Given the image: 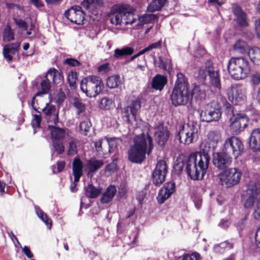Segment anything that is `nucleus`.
Masks as SVG:
<instances>
[{
	"label": "nucleus",
	"instance_id": "obj_1",
	"mask_svg": "<svg viewBox=\"0 0 260 260\" xmlns=\"http://www.w3.org/2000/svg\"><path fill=\"white\" fill-rule=\"evenodd\" d=\"M153 148L152 138L148 133L136 135L134 138V144L128 150V160L141 164L146 159V154L150 155Z\"/></svg>",
	"mask_w": 260,
	"mask_h": 260
},
{
	"label": "nucleus",
	"instance_id": "obj_2",
	"mask_svg": "<svg viewBox=\"0 0 260 260\" xmlns=\"http://www.w3.org/2000/svg\"><path fill=\"white\" fill-rule=\"evenodd\" d=\"M210 155L205 151L191 153L186 161V172L194 180H202L208 168Z\"/></svg>",
	"mask_w": 260,
	"mask_h": 260
},
{
	"label": "nucleus",
	"instance_id": "obj_3",
	"mask_svg": "<svg viewBox=\"0 0 260 260\" xmlns=\"http://www.w3.org/2000/svg\"><path fill=\"white\" fill-rule=\"evenodd\" d=\"M115 12L110 16V22L114 25L133 24L136 20L135 9L126 4L117 5L114 7Z\"/></svg>",
	"mask_w": 260,
	"mask_h": 260
},
{
	"label": "nucleus",
	"instance_id": "obj_4",
	"mask_svg": "<svg viewBox=\"0 0 260 260\" xmlns=\"http://www.w3.org/2000/svg\"><path fill=\"white\" fill-rule=\"evenodd\" d=\"M228 69L233 78L240 80L246 78L250 73L248 61L243 57H233L228 62Z\"/></svg>",
	"mask_w": 260,
	"mask_h": 260
},
{
	"label": "nucleus",
	"instance_id": "obj_5",
	"mask_svg": "<svg viewBox=\"0 0 260 260\" xmlns=\"http://www.w3.org/2000/svg\"><path fill=\"white\" fill-rule=\"evenodd\" d=\"M103 84L101 79L96 76H89L83 79L80 83L81 90L86 96H96L102 91Z\"/></svg>",
	"mask_w": 260,
	"mask_h": 260
},
{
	"label": "nucleus",
	"instance_id": "obj_6",
	"mask_svg": "<svg viewBox=\"0 0 260 260\" xmlns=\"http://www.w3.org/2000/svg\"><path fill=\"white\" fill-rule=\"evenodd\" d=\"M207 75L209 76L211 86L220 89L221 85L218 70L215 69L210 62H206L205 66L200 68L198 78L202 82H204Z\"/></svg>",
	"mask_w": 260,
	"mask_h": 260
},
{
	"label": "nucleus",
	"instance_id": "obj_7",
	"mask_svg": "<svg viewBox=\"0 0 260 260\" xmlns=\"http://www.w3.org/2000/svg\"><path fill=\"white\" fill-rule=\"evenodd\" d=\"M40 86L41 89L36 92L33 98L42 96L46 94H48L50 98L54 96H56L57 98H67L70 96L69 89L64 85H61L55 92L53 91L51 89L50 81L46 78L41 82Z\"/></svg>",
	"mask_w": 260,
	"mask_h": 260
},
{
	"label": "nucleus",
	"instance_id": "obj_8",
	"mask_svg": "<svg viewBox=\"0 0 260 260\" xmlns=\"http://www.w3.org/2000/svg\"><path fill=\"white\" fill-rule=\"evenodd\" d=\"M221 114L220 104L213 100L205 105L200 115L203 121L210 122L219 120Z\"/></svg>",
	"mask_w": 260,
	"mask_h": 260
},
{
	"label": "nucleus",
	"instance_id": "obj_9",
	"mask_svg": "<svg viewBox=\"0 0 260 260\" xmlns=\"http://www.w3.org/2000/svg\"><path fill=\"white\" fill-rule=\"evenodd\" d=\"M221 149L236 159L243 152L244 145L239 138L231 136L225 139Z\"/></svg>",
	"mask_w": 260,
	"mask_h": 260
},
{
	"label": "nucleus",
	"instance_id": "obj_10",
	"mask_svg": "<svg viewBox=\"0 0 260 260\" xmlns=\"http://www.w3.org/2000/svg\"><path fill=\"white\" fill-rule=\"evenodd\" d=\"M228 118L230 130L235 135L239 134L248 126L249 118L244 113H236Z\"/></svg>",
	"mask_w": 260,
	"mask_h": 260
},
{
	"label": "nucleus",
	"instance_id": "obj_11",
	"mask_svg": "<svg viewBox=\"0 0 260 260\" xmlns=\"http://www.w3.org/2000/svg\"><path fill=\"white\" fill-rule=\"evenodd\" d=\"M242 173L237 168L226 169L220 174V180L225 184L227 187H231L238 184L241 179Z\"/></svg>",
	"mask_w": 260,
	"mask_h": 260
},
{
	"label": "nucleus",
	"instance_id": "obj_12",
	"mask_svg": "<svg viewBox=\"0 0 260 260\" xmlns=\"http://www.w3.org/2000/svg\"><path fill=\"white\" fill-rule=\"evenodd\" d=\"M198 132L197 128L193 125H188L186 128L183 125L178 133L177 137L181 143L189 145L198 139Z\"/></svg>",
	"mask_w": 260,
	"mask_h": 260
},
{
	"label": "nucleus",
	"instance_id": "obj_13",
	"mask_svg": "<svg viewBox=\"0 0 260 260\" xmlns=\"http://www.w3.org/2000/svg\"><path fill=\"white\" fill-rule=\"evenodd\" d=\"M260 193V187L254 182L249 183L245 194L242 199V203L245 209H251L254 205L257 197Z\"/></svg>",
	"mask_w": 260,
	"mask_h": 260
},
{
	"label": "nucleus",
	"instance_id": "obj_14",
	"mask_svg": "<svg viewBox=\"0 0 260 260\" xmlns=\"http://www.w3.org/2000/svg\"><path fill=\"white\" fill-rule=\"evenodd\" d=\"M141 107L140 99H136L132 101L129 105L124 108L122 112L123 120L128 124L132 123L133 121H135Z\"/></svg>",
	"mask_w": 260,
	"mask_h": 260
},
{
	"label": "nucleus",
	"instance_id": "obj_15",
	"mask_svg": "<svg viewBox=\"0 0 260 260\" xmlns=\"http://www.w3.org/2000/svg\"><path fill=\"white\" fill-rule=\"evenodd\" d=\"M188 86L189 84L184 75L181 73H178L171 98H186L184 95H187Z\"/></svg>",
	"mask_w": 260,
	"mask_h": 260
},
{
	"label": "nucleus",
	"instance_id": "obj_16",
	"mask_svg": "<svg viewBox=\"0 0 260 260\" xmlns=\"http://www.w3.org/2000/svg\"><path fill=\"white\" fill-rule=\"evenodd\" d=\"M168 173V166L164 160H159L152 175V182L156 186H160L165 181Z\"/></svg>",
	"mask_w": 260,
	"mask_h": 260
},
{
	"label": "nucleus",
	"instance_id": "obj_17",
	"mask_svg": "<svg viewBox=\"0 0 260 260\" xmlns=\"http://www.w3.org/2000/svg\"><path fill=\"white\" fill-rule=\"evenodd\" d=\"M233 157L221 149V151L213 153V164L220 170H224L232 164Z\"/></svg>",
	"mask_w": 260,
	"mask_h": 260
},
{
	"label": "nucleus",
	"instance_id": "obj_18",
	"mask_svg": "<svg viewBox=\"0 0 260 260\" xmlns=\"http://www.w3.org/2000/svg\"><path fill=\"white\" fill-rule=\"evenodd\" d=\"M65 17L71 22L77 24H82L84 20L85 14L80 6H73L66 11Z\"/></svg>",
	"mask_w": 260,
	"mask_h": 260
},
{
	"label": "nucleus",
	"instance_id": "obj_19",
	"mask_svg": "<svg viewBox=\"0 0 260 260\" xmlns=\"http://www.w3.org/2000/svg\"><path fill=\"white\" fill-rule=\"evenodd\" d=\"M154 136L157 144L160 146H165L170 135V131L162 123H159L154 127Z\"/></svg>",
	"mask_w": 260,
	"mask_h": 260
},
{
	"label": "nucleus",
	"instance_id": "obj_20",
	"mask_svg": "<svg viewBox=\"0 0 260 260\" xmlns=\"http://www.w3.org/2000/svg\"><path fill=\"white\" fill-rule=\"evenodd\" d=\"M176 185L174 182L165 183L160 189L157 200L159 204H162L175 191Z\"/></svg>",
	"mask_w": 260,
	"mask_h": 260
},
{
	"label": "nucleus",
	"instance_id": "obj_21",
	"mask_svg": "<svg viewBox=\"0 0 260 260\" xmlns=\"http://www.w3.org/2000/svg\"><path fill=\"white\" fill-rule=\"evenodd\" d=\"M221 141V135L219 131H210L207 135L206 143L209 149L215 151L219 143Z\"/></svg>",
	"mask_w": 260,
	"mask_h": 260
},
{
	"label": "nucleus",
	"instance_id": "obj_22",
	"mask_svg": "<svg viewBox=\"0 0 260 260\" xmlns=\"http://www.w3.org/2000/svg\"><path fill=\"white\" fill-rule=\"evenodd\" d=\"M232 11L235 16L236 22L241 27H246L248 25L246 14L242 11L240 6L237 4L232 6Z\"/></svg>",
	"mask_w": 260,
	"mask_h": 260
},
{
	"label": "nucleus",
	"instance_id": "obj_23",
	"mask_svg": "<svg viewBox=\"0 0 260 260\" xmlns=\"http://www.w3.org/2000/svg\"><path fill=\"white\" fill-rule=\"evenodd\" d=\"M249 147L253 152L260 151V128H254L249 138Z\"/></svg>",
	"mask_w": 260,
	"mask_h": 260
},
{
	"label": "nucleus",
	"instance_id": "obj_24",
	"mask_svg": "<svg viewBox=\"0 0 260 260\" xmlns=\"http://www.w3.org/2000/svg\"><path fill=\"white\" fill-rule=\"evenodd\" d=\"M48 129L50 132L51 139L52 141H64L65 138V130L55 125H49Z\"/></svg>",
	"mask_w": 260,
	"mask_h": 260
},
{
	"label": "nucleus",
	"instance_id": "obj_25",
	"mask_svg": "<svg viewBox=\"0 0 260 260\" xmlns=\"http://www.w3.org/2000/svg\"><path fill=\"white\" fill-rule=\"evenodd\" d=\"M241 99H224L222 101V106L225 113L228 117H230L234 113V106L237 105L239 104V100Z\"/></svg>",
	"mask_w": 260,
	"mask_h": 260
},
{
	"label": "nucleus",
	"instance_id": "obj_26",
	"mask_svg": "<svg viewBox=\"0 0 260 260\" xmlns=\"http://www.w3.org/2000/svg\"><path fill=\"white\" fill-rule=\"evenodd\" d=\"M19 46V43H15L7 45L4 47L3 51V56L8 62L12 61V55L17 52Z\"/></svg>",
	"mask_w": 260,
	"mask_h": 260
},
{
	"label": "nucleus",
	"instance_id": "obj_27",
	"mask_svg": "<svg viewBox=\"0 0 260 260\" xmlns=\"http://www.w3.org/2000/svg\"><path fill=\"white\" fill-rule=\"evenodd\" d=\"M45 78L54 84L61 83L63 79L61 73L54 68L50 69L46 73Z\"/></svg>",
	"mask_w": 260,
	"mask_h": 260
},
{
	"label": "nucleus",
	"instance_id": "obj_28",
	"mask_svg": "<svg viewBox=\"0 0 260 260\" xmlns=\"http://www.w3.org/2000/svg\"><path fill=\"white\" fill-rule=\"evenodd\" d=\"M116 193V188L115 185H109L105 192L101 197L100 201L102 204H108L111 202Z\"/></svg>",
	"mask_w": 260,
	"mask_h": 260
},
{
	"label": "nucleus",
	"instance_id": "obj_29",
	"mask_svg": "<svg viewBox=\"0 0 260 260\" xmlns=\"http://www.w3.org/2000/svg\"><path fill=\"white\" fill-rule=\"evenodd\" d=\"M85 194L90 199H95L102 193V188L95 187L92 183H89L84 187Z\"/></svg>",
	"mask_w": 260,
	"mask_h": 260
},
{
	"label": "nucleus",
	"instance_id": "obj_30",
	"mask_svg": "<svg viewBox=\"0 0 260 260\" xmlns=\"http://www.w3.org/2000/svg\"><path fill=\"white\" fill-rule=\"evenodd\" d=\"M206 96V93L204 86L201 87L197 85H194L190 91L188 88L187 95H184V96L189 98H205Z\"/></svg>",
	"mask_w": 260,
	"mask_h": 260
},
{
	"label": "nucleus",
	"instance_id": "obj_31",
	"mask_svg": "<svg viewBox=\"0 0 260 260\" xmlns=\"http://www.w3.org/2000/svg\"><path fill=\"white\" fill-rule=\"evenodd\" d=\"M104 165L103 160L89 159L87 161V169L88 175L95 173L99 169Z\"/></svg>",
	"mask_w": 260,
	"mask_h": 260
},
{
	"label": "nucleus",
	"instance_id": "obj_32",
	"mask_svg": "<svg viewBox=\"0 0 260 260\" xmlns=\"http://www.w3.org/2000/svg\"><path fill=\"white\" fill-rule=\"evenodd\" d=\"M56 108L54 105L48 106L45 109V112L46 116H50V118H47V122H53L55 125H57L58 122V113L56 112Z\"/></svg>",
	"mask_w": 260,
	"mask_h": 260
},
{
	"label": "nucleus",
	"instance_id": "obj_33",
	"mask_svg": "<svg viewBox=\"0 0 260 260\" xmlns=\"http://www.w3.org/2000/svg\"><path fill=\"white\" fill-rule=\"evenodd\" d=\"M167 82V78L163 75H157L153 78L152 87L153 88L161 90Z\"/></svg>",
	"mask_w": 260,
	"mask_h": 260
},
{
	"label": "nucleus",
	"instance_id": "obj_34",
	"mask_svg": "<svg viewBox=\"0 0 260 260\" xmlns=\"http://www.w3.org/2000/svg\"><path fill=\"white\" fill-rule=\"evenodd\" d=\"M248 55L251 61L255 64L260 65V48L257 47L248 49Z\"/></svg>",
	"mask_w": 260,
	"mask_h": 260
},
{
	"label": "nucleus",
	"instance_id": "obj_35",
	"mask_svg": "<svg viewBox=\"0 0 260 260\" xmlns=\"http://www.w3.org/2000/svg\"><path fill=\"white\" fill-rule=\"evenodd\" d=\"M134 52V49L131 47H124L121 49H116L114 51V57L119 59L123 56L132 55Z\"/></svg>",
	"mask_w": 260,
	"mask_h": 260
},
{
	"label": "nucleus",
	"instance_id": "obj_36",
	"mask_svg": "<svg viewBox=\"0 0 260 260\" xmlns=\"http://www.w3.org/2000/svg\"><path fill=\"white\" fill-rule=\"evenodd\" d=\"M243 93L242 87L239 85H233L228 90V98H242Z\"/></svg>",
	"mask_w": 260,
	"mask_h": 260
},
{
	"label": "nucleus",
	"instance_id": "obj_37",
	"mask_svg": "<svg viewBox=\"0 0 260 260\" xmlns=\"http://www.w3.org/2000/svg\"><path fill=\"white\" fill-rule=\"evenodd\" d=\"M80 142L77 139H72L68 143L67 154L68 156H74L78 153V147Z\"/></svg>",
	"mask_w": 260,
	"mask_h": 260
},
{
	"label": "nucleus",
	"instance_id": "obj_38",
	"mask_svg": "<svg viewBox=\"0 0 260 260\" xmlns=\"http://www.w3.org/2000/svg\"><path fill=\"white\" fill-rule=\"evenodd\" d=\"M167 0H153L148 7L147 10L149 12H155L160 10L165 5Z\"/></svg>",
	"mask_w": 260,
	"mask_h": 260
},
{
	"label": "nucleus",
	"instance_id": "obj_39",
	"mask_svg": "<svg viewBox=\"0 0 260 260\" xmlns=\"http://www.w3.org/2000/svg\"><path fill=\"white\" fill-rule=\"evenodd\" d=\"M121 83L119 76L113 75L109 77L107 80V85L110 88L117 87Z\"/></svg>",
	"mask_w": 260,
	"mask_h": 260
},
{
	"label": "nucleus",
	"instance_id": "obj_40",
	"mask_svg": "<svg viewBox=\"0 0 260 260\" xmlns=\"http://www.w3.org/2000/svg\"><path fill=\"white\" fill-rule=\"evenodd\" d=\"M73 173L83 174V164L79 158H76L73 161Z\"/></svg>",
	"mask_w": 260,
	"mask_h": 260
},
{
	"label": "nucleus",
	"instance_id": "obj_41",
	"mask_svg": "<svg viewBox=\"0 0 260 260\" xmlns=\"http://www.w3.org/2000/svg\"><path fill=\"white\" fill-rule=\"evenodd\" d=\"M159 67L165 71H170L171 69V61L169 58H158Z\"/></svg>",
	"mask_w": 260,
	"mask_h": 260
},
{
	"label": "nucleus",
	"instance_id": "obj_42",
	"mask_svg": "<svg viewBox=\"0 0 260 260\" xmlns=\"http://www.w3.org/2000/svg\"><path fill=\"white\" fill-rule=\"evenodd\" d=\"M52 143L54 151L56 152L57 154H62L63 153L65 149L63 141H52Z\"/></svg>",
	"mask_w": 260,
	"mask_h": 260
},
{
	"label": "nucleus",
	"instance_id": "obj_43",
	"mask_svg": "<svg viewBox=\"0 0 260 260\" xmlns=\"http://www.w3.org/2000/svg\"><path fill=\"white\" fill-rule=\"evenodd\" d=\"M246 43L242 40L237 41L234 45V50L240 53L243 54L246 52Z\"/></svg>",
	"mask_w": 260,
	"mask_h": 260
},
{
	"label": "nucleus",
	"instance_id": "obj_44",
	"mask_svg": "<svg viewBox=\"0 0 260 260\" xmlns=\"http://www.w3.org/2000/svg\"><path fill=\"white\" fill-rule=\"evenodd\" d=\"M112 99H101L99 104V107L102 109L109 110L113 105Z\"/></svg>",
	"mask_w": 260,
	"mask_h": 260
},
{
	"label": "nucleus",
	"instance_id": "obj_45",
	"mask_svg": "<svg viewBox=\"0 0 260 260\" xmlns=\"http://www.w3.org/2000/svg\"><path fill=\"white\" fill-rule=\"evenodd\" d=\"M158 17L153 14H147L141 16L139 18V21L143 24L151 22L157 19Z\"/></svg>",
	"mask_w": 260,
	"mask_h": 260
},
{
	"label": "nucleus",
	"instance_id": "obj_46",
	"mask_svg": "<svg viewBox=\"0 0 260 260\" xmlns=\"http://www.w3.org/2000/svg\"><path fill=\"white\" fill-rule=\"evenodd\" d=\"M31 104L34 110L38 113H40V110L45 111L49 105L48 103H46L44 106L39 105L37 99H32Z\"/></svg>",
	"mask_w": 260,
	"mask_h": 260
},
{
	"label": "nucleus",
	"instance_id": "obj_47",
	"mask_svg": "<svg viewBox=\"0 0 260 260\" xmlns=\"http://www.w3.org/2000/svg\"><path fill=\"white\" fill-rule=\"evenodd\" d=\"M14 34L9 25H7L4 30L3 40L6 42H10L14 40Z\"/></svg>",
	"mask_w": 260,
	"mask_h": 260
},
{
	"label": "nucleus",
	"instance_id": "obj_48",
	"mask_svg": "<svg viewBox=\"0 0 260 260\" xmlns=\"http://www.w3.org/2000/svg\"><path fill=\"white\" fill-rule=\"evenodd\" d=\"M107 140L109 145V151L111 153L117 147L120 140L116 138H107Z\"/></svg>",
	"mask_w": 260,
	"mask_h": 260
},
{
	"label": "nucleus",
	"instance_id": "obj_49",
	"mask_svg": "<svg viewBox=\"0 0 260 260\" xmlns=\"http://www.w3.org/2000/svg\"><path fill=\"white\" fill-rule=\"evenodd\" d=\"M200 254L197 252L191 253H185L182 255L181 260H201Z\"/></svg>",
	"mask_w": 260,
	"mask_h": 260
},
{
	"label": "nucleus",
	"instance_id": "obj_50",
	"mask_svg": "<svg viewBox=\"0 0 260 260\" xmlns=\"http://www.w3.org/2000/svg\"><path fill=\"white\" fill-rule=\"evenodd\" d=\"M77 79V73L73 71H70L68 75V81L71 87L75 88Z\"/></svg>",
	"mask_w": 260,
	"mask_h": 260
},
{
	"label": "nucleus",
	"instance_id": "obj_51",
	"mask_svg": "<svg viewBox=\"0 0 260 260\" xmlns=\"http://www.w3.org/2000/svg\"><path fill=\"white\" fill-rule=\"evenodd\" d=\"M66 166V162L64 160H58L56 162V167H57V171H55L56 167L53 165L52 166V170L53 174H56L57 173H60L62 172Z\"/></svg>",
	"mask_w": 260,
	"mask_h": 260
},
{
	"label": "nucleus",
	"instance_id": "obj_52",
	"mask_svg": "<svg viewBox=\"0 0 260 260\" xmlns=\"http://www.w3.org/2000/svg\"><path fill=\"white\" fill-rule=\"evenodd\" d=\"M175 106L185 105L189 102L190 99H170Z\"/></svg>",
	"mask_w": 260,
	"mask_h": 260
},
{
	"label": "nucleus",
	"instance_id": "obj_53",
	"mask_svg": "<svg viewBox=\"0 0 260 260\" xmlns=\"http://www.w3.org/2000/svg\"><path fill=\"white\" fill-rule=\"evenodd\" d=\"M33 119L31 120V124L34 128L40 127V124L42 121V117L40 115H33Z\"/></svg>",
	"mask_w": 260,
	"mask_h": 260
},
{
	"label": "nucleus",
	"instance_id": "obj_54",
	"mask_svg": "<svg viewBox=\"0 0 260 260\" xmlns=\"http://www.w3.org/2000/svg\"><path fill=\"white\" fill-rule=\"evenodd\" d=\"M87 3L88 5L87 7H100L102 5L103 1L102 0H86L84 2V4Z\"/></svg>",
	"mask_w": 260,
	"mask_h": 260
},
{
	"label": "nucleus",
	"instance_id": "obj_55",
	"mask_svg": "<svg viewBox=\"0 0 260 260\" xmlns=\"http://www.w3.org/2000/svg\"><path fill=\"white\" fill-rule=\"evenodd\" d=\"M91 123L89 120L83 121L80 123V128L85 133L89 132Z\"/></svg>",
	"mask_w": 260,
	"mask_h": 260
},
{
	"label": "nucleus",
	"instance_id": "obj_56",
	"mask_svg": "<svg viewBox=\"0 0 260 260\" xmlns=\"http://www.w3.org/2000/svg\"><path fill=\"white\" fill-rule=\"evenodd\" d=\"M249 213H247L245 214L244 217L240 219L237 223V226L239 228L240 230H242L245 226L246 221L248 219Z\"/></svg>",
	"mask_w": 260,
	"mask_h": 260
},
{
	"label": "nucleus",
	"instance_id": "obj_57",
	"mask_svg": "<svg viewBox=\"0 0 260 260\" xmlns=\"http://www.w3.org/2000/svg\"><path fill=\"white\" fill-rule=\"evenodd\" d=\"M252 215L255 220L260 221V205L258 204L257 202H256V207L254 209Z\"/></svg>",
	"mask_w": 260,
	"mask_h": 260
},
{
	"label": "nucleus",
	"instance_id": "obj_58",
	"mask_svg": "<svg viewBox=\"0 0 260 260\" xmlns=\"http://www.w3.org/2000/svg\"><path fill=\"white\" fill-rule=\"evenodd\" d=\"M74 106L78 110V113H82L85 109L84 105L78 101V99H75Z\"/></svg>",
	"mask_w": 260,
	"mask_h": 260
},
{
	"label": "nucleus",
	"instance_id": "obj_59",
	"mask_svg": "<svg viewBox=\"0 0 260 260\" xmlns=\"http://www.w3.org/2000/svg\"><path fill=\"white\" fill-rule=\"evenodd\" d=\"M161 41H157L155 43H153L150 45H149L148 47L144 48L145 51L146 52L151 51V50L153 49H157L161 47Z\"/></svg>",
	"mask_w": 260,
	"mask_h": 260
},
{
	"label": "nucleus",
	"instance_id": "obj_60",
	"mask_svg": "<svg viewBox=\"0 0 260 260\" xmlns=\"http://www.w3.org/2000/svg\"><path fill=\"white\" fill-rule=\"evenodd\" d=\"M180 159V158L177 159V161L178 162L174 166L175 171L178 172V173H181L182 171L185 164L183 160L179 161Z\"/></svg>",
	"mask_w": 260,
	"mask_h": 260
},
{
	"label": "nucleus",
	"instance_id": "obj_61",
	"mask_svg": "<svg viewBox=\"0 0 260 260\" xmlns=\"http://www.w3.org/2000/svg\"><path fill=\"white\" fill-rule=\"evenodd\" d=\"M64 63L72 67L78 66L80 64L79 62L77 60L73 58L66 59L64 61Z\"/></svg>",
	"mask_w": 260,
	"mask_h": 260
},
{
	"label": "nucleus",
	"instance_id": "obj_62",
	"mask_svg": "<svg viewBox=\"0 0 260 260\" xmlns=\"http://www.w3.org/2000/svg\"><path fill=\"white\" fill-rule=\"evenodd\" d=\"M41 219L46 224L49 229H51L52 226V220L46 214H45L43 217H42Z\"/></svg>",
	"mask_w": 260,
	"mask_h": 260
},
{
	"label": "nucleus",
	"instance_id": "obj_63",
	"mask_svg": "<svg viewBox=\"0 0 260 260\" xmlns=\"http://www.w3.org/2000/svg\"><path fill=\"white\" fill-rule=\"evenodd\" d=\"M255 240L256 246L260 248V225L257 227L255 233Z\"/></svg>",
	"mask_w": 260,
	"mask_h": 260
},
{
	"label": "nucleus",
	"instance_id": "obj_64",
	"mask_svg": "<svg viewBox=\"0 0 260 260\" xmlns=\"http://www.w3.org/2000/svg\"><path fill=\"white\" fill-rule=\"evenodd\" d=\"M252 82L254 84H258L260 83V72L254 74L251 78Z\"/></svg>",
	"mask_w": 260,
	"mask_h": 260
}]
</instances>
